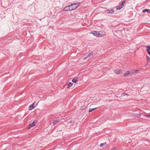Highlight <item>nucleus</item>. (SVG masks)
<instances>
[{
	"label": "nucleus",
	"instance_id": "nucleus-1",
	"mask_svg": "<svg viewBox=\"0 0 150 150\" xmlns=\"http://www.w3.org/2000/svg\"><path fill=\"white\" fill-rule=\"evenodd\" d=\"M71 11L76 9L79 6V4H74L69 5Z\"/></svg>",
	"mask_w": 150,
	"mask_h": 150
},
{
	"label": "nucleus",
	"instance_id": "nucleus-2",
	"mask_svg": "<svg viewBox=\"0 0 150 150\" xmlns=\"http://www.w3.org/2000/svg\"><path fill=\"white\" fill-rule=\"evenodd\" d=\"M90 33L92 34L94 36L98 37H100L102 36L101 34H100L99 32L97 31H94L93 32H91Z\"/></svg>",
	"mask_w": 150,
	"mask_h": 150
},
{
	"label": "nucleus",
	"instance_id": "nucleus-3",
	"mask_svg": "<svg viewBox=\"0 0 150 150\" xmlns=\"http://www.w3.org/2000/svg\"><path fill=\"white\" fill-rule=\"evenodd\" d=\"M35 103V102H34L33 104L30 105L29 107V110H32V109H33L37 105L38 103V102L37 103L36 105H35V106H34V104Z\"/></svg>",
	"mask_w": 150,
	"mask_h": 150
},
{
	"label": "nucleus",
	"instance_id": "nucleus-4",
	"mask_svg": "<svg viewBox=\"0 0 150 150\" xmlns=\"http://www.w3.org/2000/svg\"><path fill=\"white\" fill-rule=\"evenodd\" d=\"M71 9L70 8L69 5L68 6H66L63 9V11H71Z\"/></svg>",
	"mask_w": 150,
	"mask_h": 150
},
{
	"label": "nucleus",
	"instance_id": "nucleus-5",
	"mask_svg": "<svg viewBox=\"0 0 150 150\" xmlns=\"http://www.w3.org/2000/svg\"><path fill=\"white\" fill-rule=\"evenodd\" d=\"M36 122H35L34 121L32 123L29 124L28 125V128L29 129H30L31 128L34 126L35 125Z\"/></svg>",
	"mask_w": 150,
	"mask_h": 150
},
{
	"label": "nucleus",
	"instance_id": "nucleus-6",
	"mask_svg": "<svg viewBox=\"0 0 150 150\" xmlns=\"http://www.w3.org/2000/svg\"><path fill=\"white\" fill-rule=\"evenodd\" d=\"M73 83L71 82H69L67 86V88H70L73 85Z\"/></svg>",
	"mask_w": 150,
	"mask_h": 150
},
{
	"label": "nucleus",
	"instance_id": "nucleus-7",
	"mask_svg": "<svg viewBox=\"0 0 150 150\" xmlns=\"http://www.w3.org/2000/svg\"><path fill=\"white\" fill-rule=\"evenodd\" d=\"M130 74L129 71H127L124 74V76H127Z\"/></svg>",
	"mask_w": 150,
	"mask_h": 150
},
{
	"label": "nucleus",
	"instance_id": "nucleus-8",
	"mask_svg": "<svg viewBox=\"0 0 150 150\" xmlns=\"http://www.w3.org/2000/svg\"><path fill=\"white\" fill-rule=\"evenodd\" d=\"M122 71V70H115V73L117 74H119L120 73H121Z\"/></svg>",
	"mask_w": 150,
	"mask_h": 150
},
{
	"label": "nucleus",
	"instance_id": "nucleus-9",
	"mask_svg": "<svg viewBox=\"0 0 150 150\" xmlns=\"http://www.w3.org/2000/svg\"><path fill=\"white\" fill-rule=\"evenodd\" d=\"M147 12L148 13H150V10L149 9H146L143 10L142 11V13H144L145 12Z\"/></svg>",
	"mask_w": 150,
	"mask_h": 150
},
{
	"label": "nucleus",
	"instance_id": "nucleus-10",
	"mask_svg": "<svg viewBox=\"0 0 150 150\" xmlns=\"http://www.w3.org/2000/svg\"><path fill=\"white\" fill-rule=\"evenodd\" d=\"M59 122V120H55L53 122V125L54 126L57 123H58Z\"/></svg>",
	"mask_w": 150,
	"mask_h": 150
},
{
	"label": "nucleus",
	"instance_id": "nucleus-11",
	"mask_svg": "<svg viewBox=\"0 0 150 150\" xmlns=\"http://www.w3.org/2000/svg\"><path fill=\"white\" fill-rule=\"evenodd\" d=\"M93 54L91 53H89L87 56L86 57L84 58L83 59H85L87 57H92Z\"/></svg>",
	"mask_w": 150,
	"mask_h": 150
},
{
	"label": "nucleus",
	"instance_id": "nucleus-12",
	"mask_svg": "<svg viewBox=\"0 0 150 150\" xmlns=\"http://www.w3.org/2000/svg\"><path fill=\"white\" fill-rule=\"evenodd\" d=\"M106 144V142H105L103 143H101L100 145V147H102L105 146V145Z\"/></svg>",
	"mask_w": 150,
	"mask_h": 150
},
{
	"label": "nucleus",
	"instance_id": "nucleus-13",
	"mask_svg": "<svg viewBox=\"0 0 150 150\" xmlns=\"http://www.w3.org/2000/svg\"><path fill=\"white\" fill-rule=\"evenodd\" d=\"M123 8V6L122 5H120L117 7V10H120Z\"/></svg>",
	"mask_w": 150,
	"mask_h": 150
},
{
	"label": "nucleus",
	"instance_id": "nucleus-14",
	"mask_svg": "<svg viewBox=\"0 0 150 150\" xmlns=\"http://www.w3.org/2000/svg\"><path fill=\"white\" fill-rule=\"evenodd\" d=\"M96 108H90L89 109V112H92L95 110Z\"/></svg>",
	"mask_w": 150,
	"mask_h": 150
},
{
	"label": "nucleus",
	"instance_id": "nucleus-15",
	"mask_svg": "<svg viewBox=\"0 0 150 150\" xmlns=\"http://www.w3.org/2000/svg\"><path fill=\"white\" fill-rule=\"evenodd\" d=\"M78 80L75 79H74L72 80V81L73 83H76L77 81Z\"/></svg>",
	"mask_w": 150,
	"mask_h": 150
},
{
	"label": "nucleus",
	"instance_id": "nucleus-16",
	"mask_svg": "<svg viewBox=\"0 0 150 150\" xmlns=\"http://www.w3.org/2000/svg\"><path fill=\"white\" fill-rule=\"evenodd\" d=\"M125 1L124 0V1H123L122 3V4H121V5L122 6H125Z\"/></svg>",
	"mask_w": 150,
	"mask_h": 150
},
{
	"label": "nucleus",
	"instance_id": "nucleus-17",
	"mask_svg": "<svg viewBox=\"0 0 150 150\" xmlns=\"http://www.w3.org/2000/svg\"><path fill=\"white\" fill-rule=\"evenodd\" d=\"M146 50H149L150 51V45H147L146 46Z\"/></svg>",
	"mask_w": 150,
	"mask_h": 150
},
{
	"label": "nucleus",
	"instance_id": "nucleus-18",
	"mask_svg": "<svg viewBox=\"0 0 150 150\" xmlns=\"http://www.w3.org/2000/svg\"><path fill=\"white\" fill-rule=\"evenodd\" d=\"M134 116H135L137 117H138L139 116H141V115L140 114V113H139L138 114H135L134 115Z\"/></svg>",
	"mask_w": 150,
	"mask_h": 150
},
{
	"label": "nucleus",
	"instance_id": "nucleus-19",
	"mask_svg": "<svg viewBox=\"0 0 150 150\" xmlns=\"http://www.w3.org/2000/svg\"><path fill=\"white\" fill-rule=\"evenodd\" d=\"M146 60H149L150 59V57H149V56H146Z\"/></svg>",
	"mask_w": 150,
	"mask_h": 150
},
{
	"label": "nucleus",
	"instance_id": "nucleus-20",
	"mask_svg": "<svg viewBox=\"0 0 150 150\" xmlns=\"http://www.w3.org/2000/svg\"><path fill=\"white\" fill-rule=\"evenodd\" d=\"M105 12H106L107 13H110V11L109 10H106L105 11Z\"/></svg>",
	"mask_w": 150,
	"mask_h": 150
},
{
	"label": "nucleus",
	"instance_id": "nucleus-21",
	"mask_svg": "<svg viewBox=\"0 0 150 150\" xmlns=\"http://www.w3.org/2000/svg\"><path fill=\"white\" fill-rule=\"evenodd\" d=\"M110 11V13H112L114 12V11L113 10H111Z\"/></svg>",
	"mask_w": 150,
	"mask_h": 150
},
{
	"label": "nucleus",
	"instance_id": "nucleus-22",
	"mask_svg": "<svg viewBox=\"0 0 150 150\" xmlns=\"http://www.w3.org/2000/svg\"><path fill=\"white\" fill-rule=\"evenodd\" d=\"M122 95L123 96H125V95H128L127 94H126L125 93H123L122 94Z\"/></svg>",
	"mask_w": 150,
	"mask_h": 150
},
{
	"label": "nucleus",
	"instance_id": "nucleus-23",
	"mask_svg": "<svg viewBox=\"0 0 150 150\" xmlns=\"http://www.w3.org/2000/svg\"><path fill=\"white\" fill-rule=\"evenodd\" d=\"M148 54H149V56H150V51H149V50H146Z\"/></svg>",
	"mask_w": 150,
	"mask_h": 150
},
{
	"label": "nucleus",
	"instance_id": "nucleus-24",
	"mask_svg": "<svg viewBox=\"0 0 150 150\" xmlns=\"http://www.w3.org/2000/svg\"><path fill=\"white\" fill-rule=\"evenodd\" d=\"M139 71V70H135V72L136 73L137 71Z\"/></svg>",
	"mask_w": 150,
	"mask_h": 150
}]
</instances>
